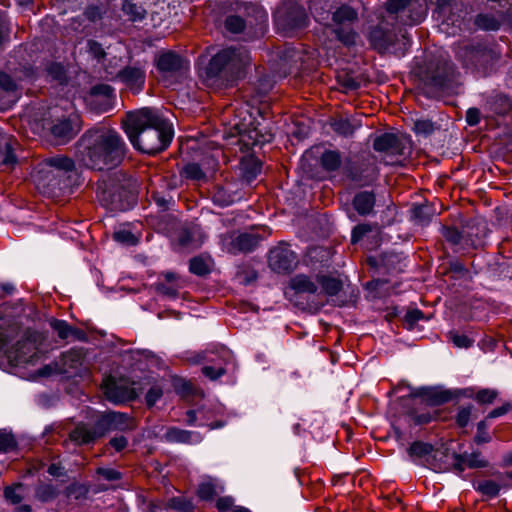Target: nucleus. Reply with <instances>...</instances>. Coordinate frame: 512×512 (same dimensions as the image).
Here are the masks:
<instances>
[{
  "instance_id": "aec40b11",
  "label": "nucleus",
  "mask_w": 512,
  "mask_h": 512,
  "mask_svg": "<svg viewBox=\"0 0 512 512\" xmlns=\"http://www.w3.org/2000/svg\"><path fill=\"white\" fill-rule=\"evenodd\" d=\"M419 9L416 16H411L412 23H420L426 16L425 7L417 1L413 0H388L386 10L391 14H397L401 11H413Z\"/></svg>"
},
{
  "instance_id": "39448f33",
  "label": "nucleus",
  "mask_w": 512,
  "mask_h": 512,
  "mask_svg": "<svg viewBox=\"0 0 512 512\" xmlns=\"http://www.w3.org/2000/svg\"><path fill=\"white\" fill-rule=\"evenodd\" d=\"M19 328L11 327V332H0V346L5 351L8 358L15 361L16 364H34L41 356L40 346L42 344V336L38 332L25 331L15 345H11V341L18 336Z\"/></svg>"
},
{
  "instance_id": "e433bc0d",
  "label": "nucleus",
  "mask_w": 512,
  "mask_h": 512,
  "mask_svg": "<svg viewBox=\"0 0 512 512\" xmlns=\"http://www.w3.org/2000/svg\"><path fill=\"white\" fill-rule=\"evenodd\" d=\"M122 10L129 20L133 22L143 20L146 15V10L141 5L127 0L123 3Z\"/></svg>"
},
{
  "instance_id": "2eb2a0df",
  "label": "nucleus",
  "mask_w": 512,
  "mask_h": 512,
  "mask_svg": "<svg viewBox=\"0 0 512 512\" xmlns=\"http://www.w3.org/2000/svg\"><path fill=\"white\" fill-rule=\"evenodd\" d=\"M242 196L241 184L239 182H226L214 187L212 201L220 207H226L241 200Z\"/></svg>"
},
{
  "instance_id": "412c9836",
  "label": "nucleus",
  "mask_w": 512,
  "mask_h": 512,
  "mask_svg": "<svg viewBox=\"0 0 512 512\" xmlns=\"http://www.w3.org/2000/svg\"><path fill=\"white\" fill-rule=\"evenodd\" d=\"M205 239L206 235L197 225L182 229L178 236L179 245L186 250L199 248Z\"/></svg>"
},
{
  "instance_id": "49530a36",
  "label": "nucleus",
  "mask_w": 512,
  "mask_h": 512,
  "mask_svg": "<svg viewBox=\"0 0 512 512\" xmlns=\"http://www.w3.org/2000/svg\"><path fill=\"white\" fill-rule=\"evenodd\" d=\"M22 485L17 484L14 486H8L4 489V496L7 501H9L12 504H18L22 500V495L19 492L21 490Z\"/></svg>"
},
{
  "instance_id": "bb28decb",
  "label": "nucleus",
  "mask_w": 512,
  "mask_h": 512,
  "mask_svg": "<svg viewBox=\"0 0 512 512\" xmlns=\"http://www.w3.org/2000/svg\"><path fill=\"white\" fill-rule=\"evenodd\" d=\"M290 288L297 294H314L318 286L309 276L299 274L290 280Z\"/></svg>"
},
{
  "instance_id": "f257e3e1",
  "label": "nucleus",
  "mask_w": 512,
  "mask_h": 512,
  "mask_svg": "<svg viewBox=\"0 0 512 512\" xmlns=\"http://www.w3.org/2000/svg\"><path fill=\"white\" fill-rule=\"evenodd\" d=\"M126 152V143L119 133L102 126L94 127L80 137L76 157L83 166L103 171L119 166Z\"/></svg>"
},
{
  "instance_id": "ddd939ff",
  "label": "nucleus",
  "mask_w": 512,
  "mask_h": 512,
  "mask_svg": "<svg viewBox=\"0 0 512 512\" xmlns=\"http://www.w3.org/2000/svg\"><path fill=\"white\" fill-rule=\"evenodd\" d=\"M209 364L202 368V373L210 380H217L227 372L229 365L233 364V355L227 349H221L219 355L206 357Z\"/></svg>"
},
{
  "instance_id": "393cba45",
  "label": "nucleus",
  "mask_w": 512,
  "mask_h": 512,
  "mask_svg": "<svg viewBox=\"0 0 512 512\" xmlns=\"http://www.w3.org/2000/svg\"><path fill=\"white\" fill-rule=\"evenodd\" d=\"M378 175V170L374 162H362L359 167L350 171V177L353 181L361 185H369Z\"/></svg>"
},
{
  "instance_id": "e2e57ef3",
  "label": "nucleus",
  "mask_w": 512,
  "mask_h": 512,
  "mask_svg": "<svg viewBox=\"0 0 512 512\" xmlns=\"http://www.w3.org/2000/svg\"><path fill=\"white\" fill-rule=\"evenodd\" d=\"M114 239L121 243H134V235L129 231H118L114 233Z\"/></svg>"
},
{
  "instance_id": "37998d69",
  "label": "nucleus",
  "mask_w": 512,
  "mask_h": 512,
  "mask_svg": "<svg viewBox=\"0 0 512 512\" xmlns=\"http://www.w3.org/2000/svg\"><path fill=\"white\" fill-rule=\"evenodd\" d=\"M189 270L191 273L203 276L209 273V265L208 263L201 257H194L190 260Z\"/></svg>"
},
{
  "instance_id": "a19ab883",
  "label": "nucleus",
  "mask_w": 512,
  "mask_h": 512,
  "mask_svg": "<svg viewBox=\"0 0 512 512\" xmlns=\"http://www.w3.org/2000/svg\"><path fill=\"white\" fill-rule=\"evenodd\" d=\"M183 173L186 178L196 181L205 180L207 173L197 163H189L184 169Z\"/></svg>"
},
{
  "instance_id": "338daca9",
  "label": "nucleus",
  "mask_w": 512,
  "mask_h": 512,
  "mask_svg": "<svg viewBox=\"0 0 512 512\" xmlns=\"http://www.w3.org/2000/svg\"><path fill=\"white\" fill-rule=\"evenodd\" d=\"M410 454L422 456L428 452V447L420 442L413 443L409 448Z\"/></svg>"
},
{
  "instance_id": "6e6d98bb",
  "label": "nucleus",
  "mask_w": 512,
  "mask_h": 512,
  "mask_svg": "<svg viewBox=\"0 0 512 512\" xmlns=\"http://www.w3.org/2000/svg\"><path fill=\"white\" fill-rule=\"evenodd\" d=\"M312 14L314 15L315 19L319 22L328 19V14L325 11L324 5H322L321 1H313Z\"/></svg>"
},
{
  "instance_id": "bf43d9fd",
  "label": "nucleus",
  "mask_w": 512,
  "mask_h": 512,
  "mask_svg": "<svg viewBox=\"0 0 512 512\" xmlns=\"http://www.w3.org/2000/svg\"><path fill=\"white\" fill-rule=\"evenodd\" d=\"M0 87L9 92L14 91L17 88L15 81L6 73H0Z\"/></svg>"
},
{
  "instance_id": "052dcab7",
  "label": "nucleus",
  "mask_w": 512,
  "mask_h": 512,
  "mask_svg": "<svg viewBox=\"0 0 512 512\" xmlns=\"http://www.w3.org/2000/svg\"><path fill=\"white\" fill-rule=\"evenodd\" d=\"M109 444L110 446L117 452H120L122 451L123 449L126 448L127 444H128V440L126 437L124 436H117V437H113L110 441H109Z\"/></svg>"
},
{
  "instance_id": "a18cd8bd",
  "label": "nucleus",
  "mask_w": 512,
  "mask_h": 512,
  "mask_svg": "<svg viewBox=\"0 0 512 512\" xmlns=\"http://www.w3.org/2000/svg\"><path fill=\"white\" fill-rule=\"evenodd\" d=\"M459 58L463 59V63L465 66H476L478 59L484 54L480 50H476L474 48H468L464 51V56L461 53H458Z\"/></svg>"
},
{
  "instance_id": "2f4dec72",
  "label": "nucleus",
  "mask_w": 512,
  "mask_h": 512,
  "mask_svg": "<svg viewBox=\"0 0 512 512\" xmlns=\"http://www.w3.org/2000/svg\"><path fill=\"white\" fill-rule=\"evenodd\" d=\"M331 125L336 133L345 137L352 136L355 130L361 126L360 122L356 120L344 118L335 120Z\"/></svg>"
},
{
  "instance_id": "7ed1b4c3",
  "label": "nucleus",
  "mask_w": 512,
  "mask_h": 512,
  "mask_svg": "<svg viewBox=\"0 0 512 512\" xmlns=\"http://www.w3.org/2000/svg\"><path fill=\"white\" fill-rule=\"evenodd\" d=\"M250 64L251 58L245 48L225 47L212 55L200 75L206 86L223 89L244 77Z\"/></svg>"
},
{
  "instance_id": "603ef678",
  "label": "nucleus",
  "mask_w": 512,
  "mask_h": 512,
  "mask_svg": "<svg viewBox=\"0 0 512 512\" xmlns=\"http://www.w3.org/2000/svg\"><path fill=\"white\" fill-rule=\"evenodd\" d=\"M450 340L456 347H459V348H469L472 346V344L474 342L467 335L458 334V333H451Z\"/></svg>"
},
{
  "instance_id": "dca6fc26",
  "label": "nucleus",
  "mask_w": 512,
  "mask_h": 512,
  "mask_svg": "<svg viewBox=\"0 0 512 512\" xmlns=\"http://www.w3.org/2000/svg\"><path fill=\"white\" fill-rule=\"evenodd\" d=\"M117 79L124 83L130 90L134 92H139L142 90L145 79H146V71L145 68L141 65H130L121 69L117 73Z\"/></svg>"
},
{
  "instance_id": "69168bd1",
  "label": "nucleus",
  "mask_w": 512,
  "mask_h": 512,
  "mask_svg": "<svg viewBox=\"0 0 512 512\" xmlns=\"http://www.w3.org/2000/svg\"><path fill=\"white\" fill-rule=\"evenodd\" d=\"M233 505V499L230 497H221L216 502V507L220 512L228 511Z\"/></svg>"
},
{
  "instance_id": "f704fd0d",
  "label": "nucleus",
  "mask_w": 512,
  "mask_h": 512,
  "mask_svg": "<svg viewBox=\"0 0 512 512\" xmlns=\"http://www.w3.org/2000/svg\"><path fill=\"white\" fill-rule=\"evenodd\" d=\"M317 283L321 285L322 291L328 296H335L342 289V282L335 277L317 276Z\"/></svg>"
},
{
  "instance_id": "473e14b6",
  "label": "nucleus",
  "mask_w": 512,
  "mask_h": 512,
  "mask_svg": "<svg viewBox=\"0 0 512 512\" xmlns=\"http://www.w3.org/2000/svg\"><path fill=\"white\" fill-rule=\"evenodd\" d=\"M98 196L101 197L103 201H105L107 204L113 205L117 209H126V207L122 204H117V195L115 191L113 190V187L111 184L107 183L106 181L101 182L98 185Z\"/></svg>"
},
{
  "instance_id": "58836bf2",
  "label": "nucleus",
  "mask_w": 512,
  "mask_h": 512,
  "mask_svg": "<svg viewBox=\"0 0 512 512\" xmlns=\"http://www.w3.org/2000/svg\"><path fill=\"white\" fill-rule=\"evenodd\" d=\"M61 373H70L71 369H76L81 364V355L76 351H69L62 356Z\"/></svg>"
},
{
  "instance_id": "20e7f679",
  "label": "nucleus",
  "mask_w": 512,
  "mask_h": 512,
  "mask_svg": "<svg viewBox=\"0 0 512 512\" xmlns=\"http://www.w3.org/2000/svg\"><path fill=\"white\" fill-rule=\"evenodd\" d=\"M133 418L120 412H109L98 417L95 424H78L69 434V438L77 445L89 444L109 431H130L135 429Z\"/></svg>"
},
{
  "instance_id": "b1692460",
  "label": "nucleus",
  "mask_w": 512,
  "mask_h": 512,
  "mask_svg": "<svg viewBox=\"0 0 512 512\" xmlns=\"http://www.w3.org/2000/svg\"><path fill=\"white\" fill-rule=\"evenodd\" d=\"M164 437L170 443L198 444L202 441V436L199 432L183 430L177 427L168 428Z\"/></svg>"
},
{
  "instance_id": "f8f14e48",
  "label": "nucleus",
  "mask_w": 512,
  "mask_h": 512,
  "mask_svg": "<svg viewBox=\"0 0 512 512\" xmlns=\"http://www.w3.org/2000/svg\"><path fill=\"white\" fill-rule=\"evenodd\" d=\"M297 256L286 244H280L269 252L268 263L277 273H286L297 266Z\"/></svg>"
},
{
  "instance_id": "f03ea898",
  "label": "nucleus",
  "mask_w": 512,
  "mask_h": 512,
  "mask_svg": "<svg viewBox=\"0 0 512 512\" xmlns=\"http://www.w3.org/2000/svg\"><path fill=\"white\" fill-rule=\"evenodd\" d=\"M123 128L133 147L147 154L163 151L173 138L172 123L153 108L127 113Z\"/></svg>"
},
{
  "instance_id": "9b49d317",
  "label": "nucleus",
  "mask_w": 512,
  "mask_h": 512,
  "mask_svg": "<svg viewBox=\"0 0 512 512\" xmlns=\"http://www.w3.org/2000/svg\"><path fill=\"white\" fill-rule=\"evenodd\" d=\"M239 129L240 141L249 147H254L257 145H263L265 143H269L273 140V133L270 129L266 127H262L260 123L254 125L253 122L249 124L241 123L235 124Z\"/></svg>"
},
{
  "instance_id": "7c9ffc66",
  "label": "nucleus",
  "mask_w": 512,
  "mask_h": 512,
  "mask_svg": "<svg viewBox=\"0 0 512 512\" xmlns=\"http://www.w3.org/2000/svg\"><path fill=\"white\" fill-rule=\"evenodd\" d=\"M260 238L255 234L243 233L233 240V249L241 252H250L258 244Z\"/></svg>"
},
{
  "instance_id": "5701e85b",
  "label": "nucleus",
  "mask_w": 512,
  "mask_h": 512,
  "mask_svg": "<svg viewBox=\"0 0 512 512\" xmlns=\"http://www.w3.org/2000/svg\"><path fill=\"white\" fill-rule=\"evenodd\" d=\"M487 465L488 461L482 457L480 452L454 455L453 469L458 474H461L466 468H483Z\"/></svg>"
},
{
  "instance_id": "72a5a7b5",
  "label": "nucleus",
  "mask_w": 512,
  "mask_h": 512,
  "mask_svg": "<svg viewBox=\"0 0 512 512\" xmlns=\"http://www.w3.org/2000/svg\"><path fill=\"white\" fill-rule=\"evenodd\" d=\"M474 23L477 28L489 31L498 30L501 25V20L493 14L481 13L476 16Z\"/></svg>"
},
{
  "instance_id": "4c0bfd02",
  "label": "nucleus",
  "mask_w": 512,
  "mask_h": 512,
  "mask_svg": "<svg viewBox=\"0 0 512 512\" xmlns=\"http://www.w3.org/2000/svg\"><path fill=\"white\" fill-rule=\"evenodd\" d=\"M474 488L488 498H494L500 492V485L493 480L478 481L474 484Z\"/></svg>"
},
{
  "instance_id": "4d7b16f0",
  "label": "nucleus",
  "mask_w": 512,
  "mask_h": 512,
  "mask_svg": "<svg viewBox=\"0 0 512 512\" xmlns=\"http://www.w3.org/2000/svg\"><path fill=\"white\" fill-rule=\"evenodd\" d=\"M97 473L107 481H115L121 479V473L112 468H98Z\"/></svg>"
},
{
  "instance_id": "0eeeda50",
  "label": "nucleus",
  "mask_w": 512,
  "mask_h": 512,
  "mask_svg": "<svg viewBox=\"0 0 512 512\" xmlns=\"http://www.w3.org/2000/svg\"><path fill=\"white\" fill-rule=\"evenodd\" d=\"M412 396L419 399V405L422 411L413 409L409 412V417L415 425L427 424L437 417L435 406L446 403L450 400L451 395L448 391L437 390L432 388H421L414 392Z\"/></svg>"
},
{
  "instance_id": "79ce46f5",
  "label": "nucleus",
  "mask_w": 512,
  "mask_h": 512,
  "mask_svg": "<svg viewBox=\"0 0 512 512\" xmlns=\"http://www.w3.org/2000/svg\"><path fill=\"white\" fill-rule=\"evenodd\" d=\"M167 506L169 508L179 510L182 512H192L194 508L192 502L183 496L173 497L169 499Z\"/></svg>"
},
{
  "instance_id": "a878e982",
  "label": "nucleus",
  "mask_w": 512,
  "mask_h": 512,
  "mask_svg": "<svg viewBox=\"0 0 512 512\" xmlns=\"http://www.w3.org/2000/svg\"><path fill=\"white\" fill-rule=\"evenodd\" d=\"M375 206V195L369 191L357 193L353 199V207L358 214L365 216L373 211Z\"/></svg>"
},
{
  "instance_id": "f3484780",
  "label": "nucleus",
  "mask_w": 512,
  "mask_h": 512,
  "mask_svg": "<svg viewBox=\"0 0 512 512\" xmlns=\"http://www.w3.org/2000/svg\"><path fill=\"white\" fill-rule=\"evenodd\" d=\"M113 89L106 84L96 85L87 97L90 108L98 113L104 112L110 106Z\"/></svg>"
},
{
  "instance_id": "c9c22d12",
  "label": "nucleus",
  "mask_w": 512,
  "mask_h": 512,
  "mask_svg": "<svg viewBox=\"0 0 512 512\" xmlns=\"http://www.w3.org/2000/svg\"><path fill=\"white\" fill-rule=\"evenodd\" d=\"M341 154L335 150H326L321 156V165L327 171H335L341 166Z\"/></svg>"
},
{
  "instance_id": "6ab92c4d",
  "label": "nucleus",
  "mask_w": 512,
  "mask_h": 512,
  "mask_svg": "<svg viewBox=\"0 0 512 512\" xmlns=\"http://www.w3.org/2000/svg\"><path fill=\"white\" fill-rule=\"evenodd\" d=\"M104 393L108 400L114 403L130 401L138 396L135 388L129 387L124 383L107 381L104 385Z\"/></svg>"
},
{
  "instance_id": "864d4df0",
  "label": "nucleus",
  "mask_w": 512,
  "mask_h": 512,
  "mask_svg": "<svg viewBox=\"0 0 512 512\" xmlns=\"http://www.w3.org/2000/svg\"><path fill=\"white\" fill-rule=\"evenodd\" d=\"M57 495L56 489L51 485H43L38 488L37 496L41 501H50Z\"/></svg>"
},
{
  "instance_id": "9d476101",
  "label": "nucleus",
  "mask_w": 512,
  "mask_h": 512,
  "mask_svg": "<svg viewBox=\"0 0 512 512\" xmlns=\"http://www.w3.org/2000/svg\"><path fill=\"white\" fill-rule=\"evenodd\" d=\"M79 130V118L74 114L58 117L54 119L49 126V131L57 144L68 142Z\"/></svg>"
},
{
  "instance_id": "09e8293b",
  "label": "nucleus",
  "mask_w": 512,
  "mask_h": 512,
  "mask_svg": "<svg viewBox=\"0 0 512 512\" xmlns=\"http://www.w3.org/2000/svg\"><path fill=\"white\" fill-rule=\"evenodd\" d=\"M216 493L215 485L211 481H204L199 485L198 495L203 500H210Z\"/></svg>"
},
{
  "instance_id": "3c124183",
  "label": "nucleus",
  "mask_w": 512,
  "mask_h": 512,
  "mask_svg": "<svg viewBox=\"0 0 512 512\" xmlns=\"http://www.w3.org/2000/svg\"><path fill=\"white\" fill-rule=\"evenodd\" d=\"M498 395V392L493 389H482L477 392L476 400L482 404L492 403Z\"/></svg>"
},
{
  "instance_id": "13d9d810",
  "label": "nucleus",
  "mask_w": 512,
  "mask_h": 512,
  "mask_svg": "<svg viewBox=\"0 0 512 512\" xmlns=\"http://www.w3.org/2000/svg\"><path fill=\"white\" fill-rule=\"evenodd\" d=\"M371 230L370 225L368 224H360L353 228L351 241L352 243L358 242L366 233Z\"/></svg>"
},
{
  "instance_id": "c85d7f7f",
  "label": "nucleus",
  "mask_w": 512,
  "mask_h": 512,
  "mask_svg": "<svg viewBox=\"0 0 512 512\" xmlns=\"http://www.w3.org/2000/svg\"><path fill=\"white\" fill-rule=\"evenodd\" d=\"M307 15L303 6L291 3L288 8L287 24L292 28H301L307 24Z\"/></svg>"
},
{
  "instance_id": "ea45409f",
  "label": "nucleus",
  "mask_w": 512,
  "mask_h": 512,
  "mask_svg": "<svg viewBox=\"0 0 512 512\" xmlns=\"http://www.w3.org/2000/svg\"><path fill=\"white\" fill-rule=\"evenodd\" d=\"M51 328L57 333L60 339L66 340L76 332L66 321L53 319L50 322Z\"/></svg>"
},
{
  "instance_id": "423d86ee",
  "label": "nucleus",
  "mask_w": 512,
  "mask_h": 512,
  "mask_svg": "<svg viewBox=\"0 0 512 512\" xmlns=\"http://www.w3.org/2000/svg\"><path fill=\"white\" fill-rule=\"evenodd\" d=\"M74 169V161L65 156L51 157L39 164L32 175L36 187L45 194L60 190L61 178Z\"/></svg>"
},
{
  "instance_id": "4be33fe9",
  "label": "nucleus",
  "mask_w": 512,
  "mask_h": 512,
  "mask_svg": "<svg viewBox=\"0 0 512 512\" xmlns=\"http://www.w3.org/2000/svg\"><path fill=\"white\" fill-rule=\"evenodd\" d=\"M369 38L377 50L386 52L395 44L397 35L383 26H377L371 30Z\"/></svg>"
},
{
  "instance_id": "6e6552de",
  "label": "nucleus",
  "mask_w": 512,
  "mask_h": 512,
  "mask_svg": "<svg viewBox=\"0 0 512 512\" xmlns=\"http://www.w3.org/2000/svg\"><path fill=\"white\" fill-rule=\"evenodd\" d=\"M433 18L437 21L439 30L446 35H455L463 24V5L451 0H437Z\"/></svg>"
},
{
  "instance_id": "c756f323",
  "label": "nucleus",
  "mask_w": 512,
  "mask_h": 512,
  "mask_svg": "<svg viewBox=\"0 0 512 512\" xmlns=\"http://www.w3.org/2000/svg\"><path fill=\"white\" fill-rule=\"evenodd\" d=\"M18 143L15 140L9 139L5 142L4 151H0V167L3 169H12L17 163L15 155L16 146Z\"/></svg>"
},
{
  "instance_id": "0e129e2a",
  "label": "nucleus",
  "mask_w": 512,
  "mask_h": 512,
  "mask_svg": "<svg viewBox=\"0 0 512 512\" xmlns=\"http://www.w3.org/2000/svg\"><path fill=\"white\" fill-rule=\"evenodd\" d=\"M422 318H423V312L418 309H413L411 311H408L405 316L406 322L410 325L417 323Z\"/></svg>"
},
{
  "instance_id": "a211bd4d",
  "label": "nucleus",
  "mask_w": 512,
  "mask_h": 512,
  "mask_svg": "<svg viewBox=\"0 0 512 512\" xmlns=\"http://www.w3.org/2000/svg\"><path fill=\"white\" fill-rule=\"evenodd\" d=\"M156 64L157 68L164 73H182L189 69V62L172 51L160 54Z\"/></svg>"
},
{
  "instance_id": "4468645a",
  "label": "nucleus",
  "mask_w": 512,
  "mask_h": 512,
  "mask_svg": "<svg viewBox=\"0 0 512 512\" xmlns=\"http://www.w3.org/2000/svg\"><path fill=\"white\" fill-rule=\"evenodd\" d=\"M267 23V14L262 13L260 16V21L257 23L256 27L248 25L243 18L236 15H230L225 20V28L234 34L237 33H245L248 37H257L259 35H263L265 32Z\"/></svg>"
},
{
  "instance_id": "c03bdc74",
  "label": "nucleus",
  "mask_w": 512,
  "mask_h": 512,
  "mask_svg": "<svg viewBox=\"0 0 512 512\" xmlns=\"http://www.w3.org/2000/svg\"><path fill=\"white\" fill-rule=\"evenodd\" d=\"M442 235L447 242L451 243L454 246L462 247L463 236L456 228L443 227Z\"/></svg>"
},
{
  "instance_id": "8fccbe9b",
  "label": "nucleus",
  "mask_w": 512,
  "mask_h": 512,
  "mask_svg": "<svg viewBox=\"0 0 512 512\" xmlns=\"http://www.w3.org/2000/svg\"><path fill=\"white\" fill-rule=\"evenodd\" d=\"M413 129H414L415 133H417V134L428 135L433 132L434 125H433L432 121L422 119V120H417L414 122Z\"/></svg>"
},
{
  "instance_id": "de8ad7c7",
  "label": "nucleus",
  "mask_w": 512,
  "mask_h": 512,
  "mask_svg": "<svg viewBox=\"0 0 512 512\" xmlns=\"http://www.w3.org/2000/svg\"><path fill=\"white\" fill-rule=\"evenodd\" d=\"M15 445L16 442L13 435L0 430V452H9L14 449Z\"/></svg>"
},
{
  "instance_id": "680f3d73",
  "label": "nucleus",
  "mask_w": 512,
  "mask_h": 512,
  "mask_svg": "<svg viewBox=\"0 0 512 512\" xmlns=\"http://www.w3.org/2000/svg\"><path fill=\"white\" fill-rule=\"evenodd\" d=\"M466 122L475 126L480 122V111L477 108H469L466 112Z\"/></svg>"
},
{
  "instance_id": "774afa93",
  "label": "nucleus",
  "mask_w": 512,
  "mask_h": 512,
  "mask_svg": "<svg viewBox=\"0 0 512 512\" xmlns=\"http://www.w3.org/2000/svg\"><path fill=\"white\" fill-rule=\"evenodd\" d=\"M470 418V409L468 408H462L459 410L457 414V423L461 427H465L467 423L469 422Z\"/></svg>"
},
{
  "instance_id": "cd10ccee",
  "label": "nucleus",
  "mask_w": 512,
  "mask_h": 512,
  "mask_svg": "<svg viewBox=\"0 0 512 512\" xmlns=\"http://www.w3.org/2000/svg\"><path fill=\"white\" fill-rule=\"evenodd\" d=\"M373 147L379 152L396 153L399 151L400 143L394 134L385 133L374 140Z\"/></svg>"
},
{
  "instance_id": "5fc2aeb1",
  "label": "nucleus",
  "mask_w": 512,
  "mask_h": 512,
  "mask_svg": "<svg viewBox=\"0 0 512 512\" xmlns=\"http://www.w3.org/2000/svg\"><path fill=\"white\" fill-rule=\"evenodd\" d=\"M163 391L161 387L158 385L152 386L145 397L146 404L148 406H153L161 397H162Z\"/></svg>"
},
{
  "instance_id": "1a4fd4ad",
  "label": "nucleus",
  "mask_w": 512,
  "mask_h": 512,
  "mask_svg": "<svg viewBox=\"0 0 512 512\" xmlns=\"http://www.w3.org/2000/svg\"><path fill=\"white\" fill-rule=\"evenodd\" d=\"M358 20V13L353 7L343 4L339 6L331 17L328 27L336 35L339 41L345 45H351L355 42L356 32L353 30V24Z\"/></svg>"
}]
</instances>
